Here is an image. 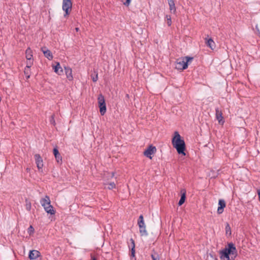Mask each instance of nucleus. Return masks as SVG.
I'll return each mask as SVG.
<instances>
[{
    "label": "nucleus",
    "mask_w": 260,
    "mask_h": 260,
    "mask_svg": "<svg viewBox=\"0 0 260 260\" xmlns=\"http://www.w3.org/2000/svg\"><path fill=\"white\" fill-rule=\"evenodd\" d=\"M172 144L179 154L183 156L186 155L185 152L186 150L185 141L177 131L174 133V136L172 139Z\"/></svg>",
    "instance_id": "1"
},
{
    "label": "nucleus",
    "mask_w": 260,
    "mask_h": 260,
    "mask_svg": "<svg viewBox=\"0 0 260 260\" xmlns=\"http://www.w3.org/2000/svg\"><path fill=\"white\" fill-rule=\"evenodd\" d=\"M193 58L190 56H185L176 59V69L178 70H184L188 68V63L192 60Z\"/></svg>",
    "instance_id": "2"
},
{
    "label": "nucleus",
    "mask_w": 260,
    "mask_h": 260,
    "mask_svg": "<svg viewBox=\"0 0 260 260\" xmlns=\"http://www.w3.org/2000/svg\"><path fill=\"white\" fill-rule=\"evenodd\" d=\"M40 203L47 213L51 215L55 214V211L50 204V200L49 196H46L45 198L41 199Z\"/></svg>",
    "instance_id": "3"
},
{
    "label": "nucleus",
    "mask_w": 260,
    "mask_h": 260,
    "mask_svg": "<svg viewBox=\"0 0 260 260\" xmlns=\"http://www.w3.org/2000/svg\"><path fill=\"white\" fill-rule=\"evenodd\" d=\"M220 252L228 255H234V258L237 256V250L235 244L232 242L229 243L227 246Z\"/></svg>",
    "instance_id": "4"
},
{
    "label": "nucleus",
    "mask_w": 260,
    "mask_h": 260,
    "mask_svg": "<svg viewBox=\"0 0 260 260\" xmlns=\"http://www.w3.org/2000/svg\"><path fill=\"white\" fill-rule=\"evenodd\" d=\"M98 102L100 114L103 116L106 112L107 108L104 96L102 93L100 94L98 96Z\"/></svg>",
    "instance_id": "5"
},
{
    "label": "nucleus",
    "mask_w": 260,
    "mask_h": 260,
    "mask_svg": "<svg viewBox=\"0 0 260 260\" xmlns=\"http://www.w3.org/2000/svg\"><path fill=\"white\" fill-rule=\"evenodd\" d=\"M72 0H63L62 8L65 12L64 17H66L70 15L72 11Z\"/></svg>",
    "instance_id": "6"
},
{
    "label": "nucleus",
    "mask_w": 260,
    "mask_h": 260,
    "mask_svg": "<svg viewBox=\"0 0 260 260\" xmlns=\"http://www.w3.org/2000/svg\"><path fill=\"white\" fill-rule=\"evenodd\" d=\"M156 151V148L155 146L152 145H149L147 148L144 151V155L147 157L151 159V155L155 153Z\"/></svg>",
    "instance_id": "7"
},
{
    "label": "nucleus",
    "mask_w": 260,
    "mask_h": 260,
    "mask_svg": "<svg viewBox=\"0 0 260 260\" xmlns=\"http://www.w3.org/2000/svg\"><path fill=\"white\" fill-rule=\"evenodd\" d=\"M35 159V162L37 165V167L39 171L42 172V169L44 166L43 159L39 154H36L34 155Z\"/></svg>",
    "instance_id": "8"
},
{
    "label": "nucleus",
    "mask_w": 260,
    "mask_h": 260,
    "mask_svg": "<svg viewBox=\"0 0 260 260\" xmlns=\"http://www.w3.org/2000/svg\"><path fill=\"white\" fill-rule=\"evenodd\" d=\"M215 116L216 118L218 121L219 124H223L224 123V120L223 117L222 116V112L221 110H220L218 108H216L215 109Z\"/></svg>",
    "instance_id": "9"
},
{
    "label": "nucleus",
    "mask_w": 260,
    "mask_h": 260,
    "mask_svg": "<svg viewBox=\"0 0 260 260\" xmlns=\"http://www.w3.org/2000/svg\"><path fill=\"white\" fill-rule=\"evenodd\" d=\"M53 153L55 156V159L57 163L61 164L62 162V156H61L60 153L59 152L57 146H56L53 148Z\"/></svg>",
    "instance_id": "10"
},
{
    "label": "nucleus",
    "mask_w": 260,
    "mask_h": 260,
    "mask_svg": "<svg viewBox=\"0 0 260 260\" xmlns=\"http://www.w3.org/2000/svg\"><path fill=\"white\" fill-rule=\"evenodd\" d=\"M41 256V253L37 250H30L28 254V258L30 260L36 259Z\"/></svg>",
    "instance_id": "11"
},
{
    "label": "nucleus",
    "mask_w": 260,
    "mask_h": 260,
    "mask_svg": "<svg viewBox=\"0 0 260 260\" xmlns=\"http://www.w3.org/2000/svg\"><path fill=\"white\" fill-rule=\"evenodd\" d=\"M226 206V203L223 199H219L218 201V207L217 209V213L220 214L223 213L224 208Z\"/></svg>",
    "instance_id": "12"
},
{
    "label": "nucleus",
    "mask_w": 260,
    "mask_h": 260,
    "mask_svg": "<svg viewBox=\"0 0 260 260\" xmlns=\"http://www.w3.org/2000/svg\"><path fill=\"white\" fill-rule=\"evenodd\" d=\"M205 43L211 50L215 49L216 46L215 43L211 38H209L208 35H207V37L205 38Z\"/></svg>",
    "instance_id": "13"
},
{
    "label": "nucleus",
    "mask_w": 260,
    "mask_h": 260,
    "mask_svg": "<svg viewBox=\"0 0 260 260\" xmlns=\"http://www.w3.org/2000/svg\"><path fill=\"white\" fill-rule=\"evenodd\" d=\"M41 51L43 52L44 56L49 60H51L53 58L52 52L50 50H48L47 47H43L41 48Z\"/></svg>",
    "instance_id": "14"
},
{
    "label": "nucleus",
    "mask_w": 260,
    "mask_h": 260,
    "mask_svg": "<svg viewBox=\"0 0 260 260\" xmlns=\"http://www.w3.org/2000/svg\"><path fill=\"white\" fill-rule=\"evenodd\" d=\"M181 198L178 202V205L179 206H181L183 205L184 202H185L186 197V189L184 188L181 189Z\"/></svg>",
    "instance_id": "15"
},
{
    "label": "nucleus",
    "mask_w": 260,
    "mask_h": 260,
    "mask_svg": "<svg viewBox=\"0 0 260 260\" xmlns=\"http://www.w3.org/2000/svg\"><path fill=\"white\" fill-rule=\"evenodd\" d=\"M53 69L54 72L59 75H61L63 74V69L60 66L59 62H56V64L53 66Z\"/></svg>",
    "instance_id": "16"
},
{
    "label": "nucleus",
    "mask_w": 260,
    "mask_h": 260,
    "mask_svg": "<svg viewBox=\"0 0 260 260\" xmlns=\"http://www.w3.org/2000/svg\"><path fill=\"white\" fill-rule=\"evenodd\" d=\"M64 70L67 78L68 79V80L70 81L73 80V77L72 75V69L69 67H64Z\"/></svg>",
    "instance_id": "17"
},
{
    "label": "nucleus",
    "mask_w": 260,
    "mask_h": 260,
    "mask_svg": "<svg viewBox=\"0 0 260 260\" xmlns=\"http://www.w3.org/2000/svg\"><path fill=\"white\" fill-rule=\"evenodd\" d=\"M25 57L27 60H33L32 51L29 47L25 50Z\"/></svg>",
    "instance_id": "18"
},
{
    "label": "nucleus",
    "mask_w": 260,
    "mask_h": 260,
    "mask_svg": "<svg viewBox=\"0 0 260 260\" xmlns=\"http://www.w3.org/2000/svg\"><path fill=\"white\" fill-rule=\"evenodd\" d=\"M169 5V9L171 12L174 14L176 12V9L174 0H167Z\"/></svg>",
    "instance_id": "19"
},
{
    "label": "nucleus",
    "mask_w": 260,
    "mask_h": 260,
    "mask_svg": "<svg viewBox=\"0 0 260 260\" xmlns=\"http://www.w3.org/2000/svg\"><path fill=\"white\" fill-rule=\"evenodd\" d=\"M139 231L141 236H147L148 235V233L146 229V225H143L142 227L139 226Z\"/></svg>",
    "instance_id": "20"
},
{
    "label": "nucleus",
    "mask_w": 260,
    "mask_h": 260,
    "mask_svg": "<svg viewBox=\"0 0 260 260\" xmlns=\"http://www.w3.org/2000/svg\"><path fill=\"white\" fill-rule=\"evenodd\" d=\"M220 253V258L221 260H234V257L233 258L232 256L231 257V259L230 258V255H228L224 253H221V252H219Z\"/></svg>",
    "instance_id": "21"
},
{
    "label": "nucleus",
    "mask_w": 260,
    "mask_h": 260,
    "mask_svg": "<svg viewBox=\"0 0 260 260\" xmlns=\"http://www.w3.org/2000/svg\"><path fill=\"white\" fill-rule=\"evenodd\" d=\"M206 260H218L214 252H212L207 255Z\"/></svg>",
    "instance_id": "22"
},
{
    "label": "nucleus",
    "mask_w": 260,
    "mask_h": 260,
    "mask_svg": "<svg viewBox=\"0 0 260 260\" xmlns=\"http://www.w3.org/2000/svg\"><path fill=\"white\" fill-rule=\"evenodd\" d=\"M24 74L25 75L26 79H28L30 76V69L25 67L24 71Z\"/></svg>",
    "instance_id": "23"
},
{
    "label": "nucleus",
    "mask_w": 260,
    "mask_h": 260,
    "mask_svg": "<svg viewBox=\"0 0 260 260\" xmlns=\"http://www.w3.org/2000/svg\"><path fill=\"white\" fill-rule=\"evenodd\" d=\"M225 230L226 235H229V236L231 235V227H230L229 223L228 222L226 223Z\"/></svg>",
    "instance_id": "24"
},
{
    "label": "nucleus",
    "mask_w": 260,
    "mask_h": 260,
    "mask_svg": "<svg viewBox=\"0 0 260 260\" xmlns=\"http://www.w3.org/2000/svg\"><path fill=\"white\" fill-rule=\"evenodd\" d=\"M152 260H159V256L158 254L154 250L153 253L151 255Z\"/></svg>",
    "instance_id": "25"
},
{
    "label": "nucleus",
    "mask_w": 260,
    "mask_h": 260,
    "mask_svg": "<svg viewBox=\"0 0 260 260\" xmlns=\"http://www.w3.org/2000/svg\"><path fill=\"white\" fill-rule=\"evenodd\" d=\"M35 232V229L32 225H30L27 229V233L29 236L32 235Z\"/></svg>",
    "instance_id": "26"
},
{
    "label": "nucleus",
    "mask_w": 260,
    "mask_h": 260,
    "mask_svg": "<svg viewBox=\"0 0 260 260\" xmlns=\"http://www.w3.org/2000/svg\"><path fill=\"white\" fill-rule=\"evenodd\" d=\"M26 209L28 211H30L31 209V203L30 202L28 201L27 199H26Z\"/></svg>",
    "instance_id": "27"
},
{
    "label": "nucleus",
    "mask_w": 260,
    "mask_h": 260,
    "mask_svg": "<svg viewBox=\"0 0 260 260\" xmlns=\"http://www.w3.org/2000/svg\"><path fill=\"white\" fill-rule=\"evenodd\" d=\"M116 187V185L114 182H110L108 184L107 188L109 189H112L113 188H115Z\"/></svg>",
    "instance_id": "28"
},
{
    "label": "nucleus",
    "mask_w": 260,
    "mask_h": 260,
    "mask_svg": "<svg viewBox=\"0 0 260 260\" xmlns=\"http://www.w3.org/2000/svg\"><path fill=\"white\" fill-rule=\"evenodd\" d=\"M166 18L167 19V24L169 26L172 24L171 17L170 15H166Z\"/></svg>",
    "instance_id": "29"
},
{
    "label": "nucleus",
    "mask_w": 260,
    "mask_h": 260,
    "mask_svg": "<svg viewBox=\"0 0 260 260\" xmlns=\"http://www.w3.org/2000/svg\"><path fill=\"white\" fill-rule=\"evenodd\" d=\"M33 64V60H27L26 68L30 69Z\"/></svg>",
    "instance_id": "30"
},
{
    "label": "nucleus",
    "mask_w": 260,
    "mask_h": 260,
    "mask_svg": "<svg viewBox=\"0 0 260 260\" xmlns=\"http://www.w3.org/2000/svg\"><path fill=\"white\" fill-rule=\"evenodd\" d=\"M50 122L51 124H53V125H55V121L54 119V115H52L50 117Z\"/></svg>",
    "instance_id": "31"
},
{
    "label": "nucleus",
    "mask_w": 260,
    "mask_h": 260,
    "mask_svg": "<svg viewBox=\"0 0 260 260\" xmlns=\"http://www.w3.org/2000/svg\"><path fill=\"white\" fill-rule=\"evenodd\" d=\"M92 77V80L93 82H95L97 81L98 79V74L96 72L94 76H91Z\"/></svg>",
    "instance_id": "32"
},
{
    "label": "nucleus",
    "mask_w": 260,
    "mask_h": 260,
    "mask_svg": "<svg viewBox=\"0 0 260 260\" xmlns=\"http://www.w3.org/2000/svg\"><path fill=\"white\" fill-rule=\"evenodd\" d=\"M131 260H136L135 253H131L129 254Z\"/></svg>",
    "instance_id": "33"
},
{
    "label": "nucleus",
    "mask_w": 260,
    "mask_h": 260,
    "mask_svg": "<svg viewBox=\"0 0 260 260\" xmlns=\"http://www.w3.org/2000/svg\"><path fill=\"white\" fill-rule=\"evenodd\" d=\"M138 225L139 226H142L143 225H145L144 220L143 221H138Z\"/></svg>",
    "instance_id": "34"
},
{
    "label": "nucleus",
    "mask_w": 260,
    "mask_h": 260,
    "mask_svg": "<svg viewBox=\"0 0 260 260\" xmlns=\"http://www.w3.org/2000/svg\"><path fill=\"white\" fill-rule=\"evenodd\" d=\"M130 241L131 243V247H133V246H134V248H135V243L134 240L133 238H131L130 239Z\"/></svg>",
    "instance_id": "35"
},
{
    "label": "nucleus",
    "mask_w": 260,
    "mask_h": 260,
    "mask_svg": "<svg viewBox=\"0 0 260 260\" xmlns=\"http://www.w3.org/2000/svg\"><path fill=\"white\" fill-rule=\"evenodd\" d=\"M131 3V0H126L125 2H123V5L125 6H128Z\"/></svg>",
    "instance_id": "36"
},
{
    "label": "nucleus",
    "mask_w": 260,
    "mask_h": 260,
    "mask_svg": "<svg viewBox=\"0 0 260 260\" xmlns=\"http://www.w3.org/2000/svg\"><path fill=\"white\" fill-rule=\"evenodd\" d=\"M143 220H144V217H143V215L141 214L139 216L138 221H143Z\"/></svg>",
    "instance_id": "37"
},
{
    "label": "nucleus",
    "mask_w": 260,
    "mask_h": 260,
    "mask_svg": "<svg viewBox=\"0 0 260 260\" xmlns=\"http://www.w3.org/2000/svg\"><path fill=\"white\" fill-rule=\"evenodd\" d=\"M129 249L131 253H135V248H134V246L131 248L129 247Z\"/></svg>",
    "instance_id": "38"
},
{
    "label": "nucleus",
    "mask_w": 260,
    "mask_h": 260,
    "mask_svg": "<svg viewBox=\"0 0 260 260\" xmlns=\"http://www.w3.org/2000/svg\"><path fill=\"white\" fill-rule=\"evenodd\" d=\"M255 28H256V30H257V32H258V36L260 37V30H259V29H258V27H257V25H256V26H255Z\"/></svg>",
    "instance_id": "39"
},
{
    "label": "nucleus",
    "mask_w": 260,
    "mask_h": 260,
    "mask_svg": "<svg viewBox=\"0 0 260 260\" xmlns=\"http://www.w3.org/2000/svg\"><path fill=\"white\" fill-rule=\"evenodd\" d=\"M91 260H97L96 257L92 254L91 255Z\"/></svg>",
    "instance_id": "40"
},
{
    "label": "nucleus",
    "mask_w": 260,
    "mask_h": 260,
    "mask_svg": "<svg viewBox=\"0 0 260 260\" xmlns=\"http://www.w3.org/2000/svg\"><path fill=\"white\" fill-rule=\"evenodd\" d=\"M257 194L258 197H260V190H257Z\"/></svg>",
    "instance_id": "41"
},
{
    "label": "nucleus",
    "mask_w": 260,
    "mask_h": 260,
    "mask_svg": "<svg viewBox=\"0 0 260 260\" xmlns=\"http://www.w3.org/2000/svg\"><path fill=\"white\" fill-rule=\"evenodd\" d=\"M75 30H76V32L79 31V28H78V27H76V28H75Z\"/></svg>",
    "instance_id": "42"
},
{
    "label": "nucleus",
    "mask_w": 260,
    "mask_h": 260,
    "mask_svg": "<svg viewBox=\"0 0 260 260\" xmlns=\"http://www.w3.org/2000/svg\"><path fill=\"white\" fill-rule=\"evenodd\" d=\"M258 199H259V201L260 202V197H258Z\"/></svg>",
    "instance_id": "43"
}]
</instances>
